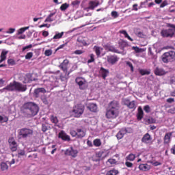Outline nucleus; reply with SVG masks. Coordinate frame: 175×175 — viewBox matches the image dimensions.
<instances>
[{"instance_id": "f257e3e1", "label": "nucleus", "mask_w": 175, "mask_h": 175, "mask_svg": "<svg viewBox=\"0 0 175 175\" xmlns=\"http://www.w3.org/2000/svg\"><path fill=\"white\" fill-rule=\"evenodd\" d=\"M120 116V101L113 100L108 104L105 117L108 120H116Z\"/></svg>"}, {"instance_id": "f03ea898", "label": "nucleus", "mask_w": 175, "mask_h": 175, "mask_svg": "<svg viewBox=\"0 0 175 175\" xmlns=\"http://www.w3.org/2000/svg\"><path fill=\"white\" fill-rule=\"evenodd\" d=\"M21 111L25 117L31 118L39 113V107L33 102L25 103L21 108Z\"/></svg>"}, {"instance_id": "7ed1b4c3", "label": "nucleus", "mask_w": 175, "mask_h": 175, "mask_svg": "<svg viewBox=\"0 0 175 175\" xmlns=\"http://www.w3.org/2000/svg\"><path fill=\"white\" fill-rule=\"evenodd\" d=\"M5 90L10 92L13 91H18V92H25V91H27V86L19 82L14 81L13 83H10L6 87L3 88V91Z\"/></svg>"}, {"instance_id": "20e7f679", "label": "nucleus", "mask_w": 175, "mask_h": 175, "mask_svg": "<svg viewBox=\"0 0 175 175\" xmlns=\"http://www.w3.org/2000/svg\"><path fill=\"white\" fill-rule=\"evenodd\" d=\"M167 27L170 29H163L161 31V36L163 38H173V36H175V25L167 23Z\"/></svg>"}, {"instance_id": "39448f33", "label": "nucleus", "mask_w": 175, "mask_h": 175, "mask_svg": "<svg viewBox=\"0 0 175 175\" xmlns=\"http://www.w3.org/2000/svg\"><path fill=\"white\" fill-rule=\"evenodd\" d=\"M162 61L164 64H167L169 62H173L175 61V52L174 51H170L168 52L164 53L162 56Z\"/></svg>"}, {"instance_id": "423d86ee", "label": "nucleus", "mask_w": 175, "mask_h": 175, "mask_svg": "<svg viewBox=\"0 0 175 175\" xmlns=\"http://www.w3.org/2000/svg\"><path fill=\"white\" fill-rule=\"evenodd\" d=\"M84 109L85 107L83 104H77L74 106L72 111L74 117L79 118V117L81 116L84 113Z\"/></svg>"}, {"instance_id": "0eeeda50", "label": "nucleus", "mask_w": 175, "mask_h": 175, "mask_svg": "<svg viewBox=\"0 0 175 175\" xmlns=\"http://www.w3.org/2000/svg\"><path fill=\"white\" fill-rule=\"evenodd\" d=\"M70 134L72 137H76L77 139H83L85 136V130L84 129H77V131L71 130Z\"/></svg>"}, {"instance_id": "6e6552de", "label": "nucleus", "mask_w": 175, "mask_h": 175, "mask_svg": "<svg viewBox=\"0 0 175 175\" xmlns=\"http://www.w3.org/2000/svg\"><path fill=\"white\" fill-rule=\"evenodd\" d=\"M75 83L79 85V90H87L88 88V82L83 77H77Z\"/></svg>"}, {"instance_id": "1a4fd4ad", "label": "nucleus", "mask_w": 175, "mask_h": 175, "mask_svg": "<svg viewBox=\"0 0 175 175\" xmlns=\"http://www.w3.org/2000/svg\"><path fill=\"white\" fill-rule=\"evenodd\" d=\"M33 133V131L30 129L23 128L21 129L19 131V136H21L23 139H25L28 137V136L32 135Z\"/></svg>"}, {"instance_id": "9d476101", "label": "nucleus", "mask_w": 175, "mask_h": 175, "mask_svg": "<svg viewBox=\"0 0 175 175\" xmlns=\"http://www.w3.org/2000/svg\"><path fill=\"white\" fill-rule=\"evenodd\" d=\"M124 105L126 106L129 109H131V110H136V107H137V106L136 105V102H135V100L131 101L129 99H125L124 100Z\"/></svg>"}, {"instance_id": "9b49d317", "label": "nucleus", "mask_w": 175, "mask_h": 175, "mask_svg": "<svg viewBox=\"0 0 175 175\" xmlns=\"http://www.w3.org/2000/svg\"><path fill=\"white\" fill-rule=\"evenodd\" d=\"M77 154H79L77 150L73 149L72 147L66 149V150L65 151V155L72 157V158H76V157H77Z\"/></svg>"}, {"instance_id": "f8f14e48", "label": "nucleus", "mask_w": 175, "mask_h": 175, "mask_svg": "<svg viewBox=\"0 0 175 175\" xmlns=\"http://www.w3.org/2000/svg\"><path fill=\"white\" fill-rule=\"evenodd\" d=\"M68 65H69V60L66 59L63 61L62 63L60 64L59 68L63 70L64 73L68 72Z\"/></svg>"}, {"instance_id": "ddd939ff", "label": "nucleus", "mask_w": 175, "mask_h": 175, "mask_svg": "<svg viewBox=\"0 0 175 175\" xmlns=\"http://www.w3.org/2000/svg\"><path fill=\"white\" fill-rule=\"evenodd\" d=\"M107 62L111 65H115L118 62V57L116 55L107 56Z\"/></svg>"}, {"instance_id": "4468645a", "label": "nucleus", "mask_w": 175, "mask_h": 175, "mask_svg": "<svg viewBox=\"0 0 175 175\" xmlns=\"http://www.w3.org/2000/svg\"><path fill=\"white\" fill-rule=\"evenodd\" d=\"M47 91L44 88H40L34 90L33 95L35 98H39L40 96V94H46Z\"/></svg>"}, {"instance_id": "2eb2a0df", "label": "nucleus", "mask_w": 175, "mask_h": 175, "mask_svg": "<svg viewBox=\"0 0 175 175\" xmlns=\"http://www.w3.org/2000/svg\"><path fill=\"white\" fill-rule=\"evenodd\" d=\"M58 137L59 139H62L64 142H70V137L68 135H66L64 131H62L60 133H59Z\"/></svg>"}, {"instance_id": "dca6fc26", "label": "nucleus", "mask_w": 175, "mask_h": 175, "mask_svg": "<svg viewBox=\"0 0 175 175\" xmlns=\"http://www.w3.org/2000/svg\"><path fill=\"white\" fill-rule=\"evenodd\" d=\"M173 135V132L167 133L163 138L164 144H169L172 142V136Z\"/></svg>"}, {"instance_id": "f3484780", "label": "nucleus", "mask_w": 175, "mask_h": 175, "mask_svg": "<svg viewBox=\"0 0 175 175\" xmlns=\"http://www.w3.org/2000/svg\"><path fill=\"white\" fill-rule=\"evenodd\" d=\"M100 73L103 80H106V78L107 77V76L109 73V70H107L103 67H101L100 68Z\"/></svg>"}, {"instance_id": "a211bd4d", "label": "nucleus", "mask_w": 175, "mask_h": 175, "mask_svg": "<svg viewBox=\"0 0 175 175\" xmlns=\"http://www.w3.org/2000/svg\"><path fill=\"white\" fill-rule=\"evenodd\" d=\"M99 6V1H90L89 2V6L88 9H90V10H94L95 8H98Z\"/></svg>"}, {"instance_id": "6ab92c4d", "label": "nucleus", "mask_w": 175, "mask_h": 175, "mask_svg": "<svg viewBox=\"0 0 175 175\" xmlns=\"http://www.w3.org/2000/svg\"><path fill=\"white\" fill-rule=\"evenodd\" d=\"M154 75L156 76H163V75H166V72L163 68H161L159 67H157L156 69L154 71Z\"/></svg>"}, {"instance_id": "aec40b11", "label": "nucleus", "mask_w": 175, "mask_h": 175, "mask_svg": "<svg viewBox=\"0 0 175 175\" xmlns=\"http://www.w3.org/2000/svg\"><path fill=\"white\" fill-rule=\"evenodd\" d=\"M150 140H151V135L148 133H146L142 139V143H145L146 144H148Z\"/></svg>"}, {"instance_id": "412c9836", "label": "nucleus", "mask_w": 175, "mask_h": 175, "mask_svg": "<svg viewBox=\"0 0 175 175\" xmlns=\"http://www.w3.org/2000/svg\"><path fill=\"white\" fill-rule=\"evenodd\" d=\"M139 169L142 172H148V170L151 169V165L148 164H140L139 165Z\"/></svg>"}, {"instance_id": "4be33fe9", "label": "nucleus", "mask_w": 175, "mask_h": 175, "mask_svg": "<svg viewBox=\"0 0 175 175\" xmlns=\"http://www.w3.org/2000/svg\"><path fill=\"white\" fill-rule=\"evenodd\" d=\"M88 109L93 113H96V111L98 110V105L95 103H90L88 106Z\"/></svg>"}, {"instance_id": "5701e85b", "label": "nucleus", "mask_w": 175, "mask_h": 175, "mask_svg": "<svg viewBox=\"0 0 175 175\" xmlns=\"http://www.w3.org/2000/svg\"><path fill=\"white\" fill-rule=\"evenodd\" d=\"M126 133V129H122L116 135L117 139L118 140L122 139L124 137V135Z\"/></svg>"}, {"instance_id": "b1692460", "label": "nucleus", "mask_w": 175, "mask_h": 175, "mask_svg": "<svg viewBox=\"0 0 175 175\" xmlns=\"http://www.w3.org/2000/svg\"><path fill=\"white\" fill-rule=\"evenodd\" d=\"M144 114V113L143 112V109H142V107H139L138 113L137 114V118L139 121L142 120Z\"/></svg>"}, {"instance_id": "393cba45", "label": "nucleus", "mask_w": 175, "mask_h": 175, "mask_svg": "<svg viewBox=\"0 0 175 175\" xmlns=\"http://www.w3.org/2000/svg\"><path fill=\"white\" fill-rule=\"evenodd\" d=\"M55 15V12L51 13L45 19L44 23H53L54 21V16Z\"/></svg>"}, {"instance_id": "a878e982", "label": "nucleus", "mask_w": 175, "mask_h": 175, "mask_svg": "<svg viewBox=\"0 0 175 175\" xmlns=\"http://www.w3.org/2000/svg\"><path fill=\"white\" fill-rule=\"evenodd\" d=\"M119 33L124 35V38H126V39H128L131 42H133V39H132V38H131V36H129V34H128V32H126V30H120L119 31Z\"/></svg>"}, {"instance_id": "bb28decb", "label": "nucleus", "mask_w": 175, "mask_h": 175, "mask_svg": "<svg viewBox=\"0 0 175 175\" xmlns=\"http://www.w3.org/2000/svg\"><path fill=\"white\" fill-rule=\"evenodd\" d=\"M0 167L2 172H5V170H8L9 169V165L5 162H1L0 164Z\"/></svg>"}, {"instance_id": "cd10ccee", "label": "nucleus", "mask_w": 175, "mask_h": 175, "mask_svg": "<svg viewBox=\"0 0 175 175\" xmlns=\"http://www.w3.org/2000/svg\"><path fill=\"white\" fill-rule=\"evenodd\" d=\"M93 144L95 147H100L102 146V142L100 139H95L93 141Z\"/></svg>"}, {"instance_id": "c85d7f7f", "label": "nucleus", "mask_w": 175, "mask_h": 175, "mask_svg": "<svg viewBox=\"0 0 175 175\" xmlns=\"http://www.w3.org/2000/svg\"><path fill=\"white\" fill-rule=\"evenodd\" d=\"M50 120L53 124H57L58 123V118L54 115L51 116Z\"/></svg>"}, {"instance_id": "c756f323", "label": "nucleus", "mask_w": 175, "mask_h": 175, "mask_svg": "<svg viewBox=\"0 0 175 175\" xmlns=\"http://www.w3.org/2000/svg\"><path fill=\"white\" fill-rule=\"evenodd\" d=\"M8 53H9V51H6V50H3L1 51V55H0V58L2 59V60L6 59V55H8Z\"/></svg>"}, {"instance_id": "7c9ffc66", "label": "nucleus", "mask_w": 175, "mask_h": 175, "mask_svg": "<svg viewBox=\"0 0 175 175\" xmlns=\"http://www.w3.org/2000/svg\"><path fill=\"white\" fill-rule=\"evenodd\" d=\"M103 154H105V152L103 151H100L96 154V157L98 158L96 160H95L96 162H99V161H100V158H102Z\"/></svg>"}, {"instance_id": "2f4dec72", "label": "nucleus", "mask_w": 175, "mask_h": 175, "mask_svg": "<svg viewBox=\"0 0 175 175\" xmlns=\"http://www.w3.org/2000/svg\"><path fill=\"white\" fill-rule=\"evenodd\" d=\"M135 159H136V156L134 154H132V153L129 154L126 157V161H135Z\"/></svg>"}, {"instance_id": "473e14b6", "label": "nucleus", "mask_w": 175, "mask_h": 175, "mask_svg": "<svg viewBox=\"0 0 175 175\" xmlns=\"http://www.w3.org/2000/svg\"><path fill=\"white\" fill-rule=\"evenodd\" d=\"M77 42L79 44H82L83 46H88V44H87V42L85 41L84 39L81 38H78Z\"/></svg>"}, {"instance_id": "72a5a7b5", "label": "nucleus", "mask_w": 175, "mask_h": 175, "mask_svg": "<svg viewBox=\"0 0 175 175\" xmlns=\"http://www.w3.org/2000/svg\"><path fill=\"white\" fill-rule=\"evenodd\" d=\"M139 73L142 75V76H146V75H150L151 72L150 70L141 69L139 70Z\"/></svg>"}, {"instance_id": "f704fd0d", "label": "nucleus", "mask_w": 175, "mask_h": 175, "mask_svg": "<svg viewBox=\"0 0 175 175\" xmlns=\"http://www.w3.org/2000/svg\"><path fill=\"white\" fill-rule=\"evenodd\" d=\"M27 29H29V26L19 29L18 30V35H21V33H24V31H27Z\"/></svg>"}, {"instance_id": "c9c22d12", "label": "nucleus", "mask_w": 175, "mask_h": 175, "mask_svg": "<svg viewBox=\"0 0 175 175\" xmlns=\"http://www.w3.org/2000/svg\"><path fill=\"white\" fill-rule=\"evenodd\" d=\"M119 172L117 170H111L107 172V175H117L118 174Z\"/></svg>"}, {"instance_id": "e433bc0d", "label": "nucleus", "mask_w": 175, "mask_h": 175, "mask_svg": "<svg viewBox=\"0 0 175 175\" xmlns=\"http://www.w3.org/2000/svg\"><path fill=\"white\" fill-rule=\"evenodd\" d=\"M94 50L97 57H99V55H100V47L94 46Z\"/></svg>"}, {"instance_id": "4c0bfd02", "label": "nucleus", "mask_w": 175, "mask_h": 175, "mask_svg": "<svg viewBox=\"0 0 175 175\" xmlns=\"http://www.w3.org/2000/svg\"><path fill=\"white\" fill-rule=\"evenodd\" d=\"M90 59L88 60V64H92V62H95V55L90 54Z\"/></svg>"}, {"instance_id": "58836bf2", "label": "nucleus", "mask_w": 175, "mask_h": 175, "mask_svg": "<svg viewBox=\"0 0 175 175\" xmlns=\"http://www.w3.org/2000/svg\"><path fill=\"white\" fill-rule=\"evenodd\" d=\"M68 8H69V4L68 3H64L61 5L60 7V10H62V12H65V10H66V9H68Z\"/></svg>"}, {"instance_id": "ea45409f", "label": "nucleus", "mask_w": 175, "mask_h": 175, "mask_svg": "<svg viewBox=\"0 0 175 175\" xmlns=\"http://www.w3.org/2000/svg\"><path fill=\"white\" fill-rule=\"evenodd\" d=\"M64 36V31L61 33H57L53 36V39H61Z\"/></svg>"}, {"instance_id": "a19ab883", "label": "nucleus", "mask_w": 175, "mask_h": 175, "mask_svg": "<svg viewBox=\"0 0 175 175\" xmlns=\"http://www.w3.org/2000/svg\"><path fill=\"white\" fill-rule=\"evenodd\" d=\"M33 57V53L32 52H29L26 54L25 56V59H31Z\"/></svg>"}, {"instance_id": "79ce46f5", "label": "nucleus", "mask_w": 175, "mask_h": 175, "mask_svg": "<svg viewBox=\"0 0 175 175\" xmlns=\"http://www.w3.org/2000/svg\"><path fill=\"white\" fill-rule=\"evenodd\" d=\"M9 121V118L6 116L3 117L2 116H0V122L3 123V122H8Z\"/></svg>"}, {"instance_id": "37998d69", "label": "nucleus", "mask_w": 175, "mask_h": 175, "mask_svg": "<svg viewBox=\"0 0 175 175\" xmlns=\"http://www.w3.org/2000/svg\"><path fill=\"white\" fill-rule=\"evenodd\" d=\"M8 64L10 66H14V65H16V61H14V59H8Z\"/></svg>"}, {"instance_id": "c03bdc74", "label": "nucleus", "mask_w": 175, "mask_h": 175, "mask_svg": "<svg viewBox=\"0 0 175 175\" xmlns=\"http://www.w3.org/2000/svg\"><path fill=\"white\" fill-rule=\"evenodd\" d=\"M85 51L83 50H76L74 51L73 54L75 55H81V54H84Z\"/></svg>"}, {"instance_id": "a18cd8bd", "label": "nucleus", "mask_w": 175, "mask_h": 175, "mask_svg": "<svg viewBox=\"0 0 175 175\" xmlns=\"http://www.w3.org/2000/svg\"><path fill=\"white\" fill-rule=\"evenodd\" d=\"M144 110L146 113H150L151 112V108L150 107V105H145L144 107Z\"/></svg>"}, {"instance_id": "49530a36", "label": "nucleus", "mask_w": 175, "mask_h": 175, "mask_svg": "<svg viewBox=\"0 0 175 175\" xmlns=\"http://www.w3.org/2000/svg\"><path fill=\"white\" fill-rule=\"evenodd\" d=\"M107 162L110 163V165H116V163H117V160L115 159H109L107 160Z\"/></svg>"}, {"instance_id": "de8ad7c7", "label": "nucleus", "mask_w": 175, "mask_h": 175, "mask_svg": "<svg viewBox=\"0 0 175 175\" xmlns=\"http://www.w3.org/2000/svg\"><path fill=\"white\" fill-rule=\"evenodd\" d=\"M167 5H169L167 0H164L160 5V8H163L165 6H167Z\"/></svg>"}, {"instance_id": "09e8293b", "label": "nucleus", "mask_w": 175, "mask_h": 175, "mask_svg": "<svg viewBox=\"0 0 175 175\" xmlns=\"http://www.w3.org/2000/svg\"><path fill=\"white\" fill-rule=\"evenodd\" d=\"M51 54H53V51H51V49L46 50L44 52V55H46V57H50Z\"/></svg>"}, {"instance_id": "8fccbe9b", "label": "nucleus", "mask_w": 175, "mask_h": 175, "mask_svg": "<svg viewBox=\"0 0 175 175\" xmlns=\"http://www.w3.org/2000/svg\"><path fill=\"white\" fill-rule=\"evenodd\" d=\"M111 16H112V17H113V18H117V17H118V12H117V11H112L111 13Z\"/></svg>"}, {"instance_id": "3c124183", "label": "nucleus", "mask_w": 175, "mask_h": 175, "mask_svg": "<svg viewBox=\"0 0 175 175\" xmlns=\"http://www.w3.org/2000/svg\"><path fill=\"white\" fill-rule=\"evenodd\" d=\"M41 100L44 105H49V100H47V98H46V96H41Z\"/></svg>"}, {"instance_id": "603ef678", "label": "nucleus", "mask_w": 175, "mask_h": 175, "mask_svg": "<svg viewBox=\"0 0 175 175\" xmlns=\"http://www.w3.org/2000/svg\"><path fill=\"white\" fill-rule=\"evenodd\" d=\"M148 54L151 56L152 58H155V55H154V53H152V49L151 47L148 48Z\"/></svg>"}, {"instance_id": "864d4df0", "label": "nucleus", "mask_w": 175, "mask_h": 175, "mask_svg": "<svg viewBox=\"0 0 175 175\" xmlns=\"http://www.w3.org/2000/svg\"><path fill=\"white\" fill-rule=\"evenodd\" d=\"M8 142L10 144V146H16V145H17V143H16V141H14L13 139H10L8 140Z\"/></svg>"}, {"instance_id": "5fc2aeb1", "label": "nucleus", "mask_w": 175, "mask_h": 175, "mask_svg": "<svg viewBox=\"0 0 175 175\" xmlns=\"http://www.w3.org/2000/svg\"><path fill=\"white\" fill-rule=\"evenodd\" d=\"M72 6H79L80 5V1L79 0H75L71 3Z\"/></svg>"}, {"instance_id": "6e6d98bb", "label": "nucleus", "mask_w": 175, "mask_h": 175, "mask_svg": "<svg viewBox=\"0 0 175 175\" xmlns=\"http://www.w3.org/2000/svg\"><path fill=\"white\" fill-rule=\"evenodd\" d=\"M24 155H25V151L20 150L18 152V158H20V157H24Z\"/></svg>"}, {"instance_id": "4d7b16f0", "label": "nucleus", "mask_w": 175, "mask_h": 175, "mask_svg": "<svg viewBox=\"0 0 175 175\" xmlns=\"http://www.w3.org/2000/svg\"><path fill=\"white\" fill-rule=\"evenodd\" d=\"M132 50H134L135 53H141L142 52V49H139L137 46H133Z\"/></svg>"}, {"instance_id": "13d9d810", "label": "nucleus", "mask_w": 175, "mask_h": 175, "mask_svg": "<svg viewBox=\"0 0 175 175\" xmlns=\"http://www.w3.org/2000/svg\"><path fill=\"white\" fill-rule=\"evenodd\" d=\"M28 49H32V44H30L26 46H24L23 49H22V51L23 53H24V51H25V50H28Z\"/></svg>"}, {"instance_id": "bf43d9fd", "label": "nucleus", "mask_w": 175, "mask_h": 175, "mask_svg": "<svg viewBox=\"0 0 175 175\" xmlns=\"http://www.w3.org/2000/svg\"><path fill=\"white\" fill-rule=\"evenodd\" d=\"M10 150L12 152L17 151V145H10Z\"/></svg>"}, {"instance_id": "052dcab7", "label": "nucleus", "mask_w": 175, "mask_h": 175, "mask_svg": "<svg viewBox=\"0 0 175 175\" xmlns=\"http://www.w3.org/2000/svg\"><path fill=\"white\" fill-rule=\"evenodd\" d=\"M125 165L127 167H132L133 166V163H132L131 162L128 161V160H126V161L125 162Z\"/></svg>"}, {"instance_id": "680f3d73", "label": "nucleus", "mask_w": 175, "mask_h": 175, "mask_svg": "<svg viewBox=\"0 0 175 175\" xmlns=\"http://www.w3.org/2000/svg\"><path fill=\"white\" fill-rule=\"evenodd\" d=\"M136 35H137V36L138 38H144V36H146L144 35V33H143V32H142V31L137 32V33H136Z\"/></svg>"}, {"instance_id": "e2e57ef3", "label": "nucleus", "mask_w": 175, "mask_h": 175, "mask_svg": "<svg viewBox=\"0 0 175 175\" xmlns=\"http://www.w3.org/2000/svg\"><path fill=\"white\" fill-rule=\"evenodd\" d=\"M48 129H49L47 128V126H46V124H42V132H47Z\"/></svg>"}, {"instance_id": "0e129e2a", "label": "nucleus", "mask_w": 175, "mask_h": 175, "mask_svg": "<svg viewBox=\"0 0 175 175\" xmlns=\"http://www.w3.org/2000/svg\"><path fill=\"white\" fill-rule=\"evenodd\" d=\"M126 65H128V66H129V68H131V72H133V64H132V63H131V62H127Z\"/></svg>"}, {"instance_id": "69168bd1", "label": "nucleus", "mask_w": 175, "mask_h": 175, "mask_svg": "<svg viewBox=\"0 0 175 175\" xmlns=\"http://www.w3.org/2000/svg\"><path fill=\"white\" fill-rule=\"evenodd\" d=\"M168 113H170V114H175V107L170 108L168 110Z\"/></svg>"}, {"instance_id": "338daca9", "label": "nucleus", "mask_w": 175, "mask_h": 175, "mask_svg": "<svg viewBox=\"0 0 175 175\" xmlns=\"http://www.w3.org/2000/svg\"><path fill=\"white\" fill-rule=\"evenodd\" d=\"M167 103H173L174 102V98H169L167 99Z\"/></svg>"}, {"instance_id": "774afa93", "label": "nucleus", "mask_w": 175, "mask_h": 175, "mask_svg": "<svg viewBox=\"0 0 175 175\" xmlns=\"http://www.w3.org/2000/svg\"><path fill=\"white\" fill-rule=\"evenodd\" d=\"M16 31V29L10 28L9 30L7 31V33H13Z\"/></svg>"}]
</instances>
